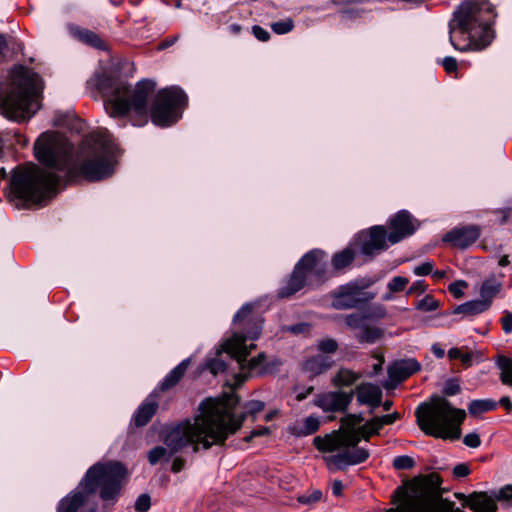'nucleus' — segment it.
<instances>
[{
  "mask_svg": "<svg viewBox=\"0 0 512 512\" xmlns=\"http://www.w3.org/2000/svg\"><path fill=\"white\" fill-rule=\"evenodd\" d=\"M238 403L239 398L234 393L205 399L193 421L185 419L172 427L165 435L164 443L173 450L192 444L194 452L224 445L228 437L242 427L247 413L255 415L264 409L262 401L251 400L245 405L246 411L237 414L235 408Z\"/></svg>",
  "mask_w": 512,
  "mask_h": 512,
  "instance_id": "nucleus-1",
  "label": "nucleus"
},
{
  "mask_svg": "<svg viewBox=\"0 0 512 512\" xmlns=\"http://www.w3.org/2000/svg\"><path fill=\"white\" fill-rule=\"evenodd\" d=\"M253 305L250 303L244 304L233 318V324L238 326V330L227 339L217 351L220 354L222 351L227 353L231 360L235 361L238 368L242 371L234 374V388L241 386L249 375L252 374H269L276 371L281 366V361L274 360L266 362L264 353H259L256 357L246 362L251 349L255 348L254 344L246 345V341L256 340L262 330V320L260 317L252 314Z\"/></svg>",
  "mask_w": 512,
  "mask_h": 512,
  "instance_id": "nucleus-2",
  "label": "nucleus"
},
{
  "mask_svg": "<svg viewBox=\"0 0 512 512\" xmlns=\"http://www.w3.org/2000/svg\"><path fill=\"white\" fill-rule=\"evenodd\" d=\"M496 14L488 0H475L462 3L449 21V42L460 52L481 51L494 39L491 26Z\"/></svg>",
  "mask_w": 512,
  "mask_h": 512,
  "instance_id": "nucleus-3",
  "label": "nucleus"
},
{
  "mask_svg": "<svg viewBox=\"0 0 512 512\" xmlns=\"http://www.w3.org/2000/svg\"><path fill=\"white\" fill-rule=\"evenodd\" d=\"M127 476L126 468L119 462L96 463L88 469L71 496L63 498L58 512H96L94 493L98 488L104 502L114 504Z\"/></svg>",
  "mask_w": 512,
  "mask_h": 512,
  "instance_id": "nucleus-4",
  "label": "nucleus"
},
{
  "mask_svg": "<svg viewBox=\"0 0 512 512\" xmlns=\"http://www.w3.org/2000/svg\"><path fill=\"white\" fill-rule=\"evenodd\" d=\"M97 85L106 96L104 107L111 117H123L133 113L130 120L133 126L140 127L147 123V101L155 89L153 81L141 80L131 90L126 81L105 75L98 79Z\"/></svg>",
  "mask_w": 512,
  "mask_h": 512,
  "instance_id": "nucleus-5",
  "label": "nucleus"
},
{
  "mask_svg": "<svg viewBox=\"0 0 512 512\" xmlns=\"http://www.w3.org/2000/svg\"><path fill=\"white\" fill-rule=\"evenodd\" d=\"M41 91L42 82L36 72L22 65L14 66L0 95V113L15 122L29 120L38 109Z\"/></svg>",
  "mask_w": 512,
  "mask_h": 512,
  "instance_id": "nucleus-6",
  "label": "nucleus"
},
{
  "mask_svg": "<svg viewBox=\"0 0 512 512\" xmlns=\"http://www.w3.org/2000/svg\"><path fill=\"white\" fill-rule=\"evenodd\" d=\"M117 146L108 131H100L85 138L81 163L68 169V176L82 175L86 180L99 181L114 173Z\"/></svg>",
  "mask_w": 512,
  "mask_h": 512,
  "instance_id": "nucleus-7",
  "label": "nucleus"
},
{
  "mask_svg": "<svg viewBox=\"0 0 512 512\" xmlns=\"http://www.w3.org/2000/svg\"><path fill=\"white\" fill-rule=\"evenodd\" d=\"M415 416L417 425L426 435L456 440L461 436L460 425L466 412L453 407L444 397L432 396L430 403H421L417 407Z\"/></svg>",
  "mask_w": 512,
  "mask_h": 512,
  "instance_id": "nucleus-8",
  "label": "nucleus"
},
{
  "mask_svg": "<svg viewBox=\"0 0 512 512\" xmlns=\"http://www.w3.org/2000/svg\"><path fill=\"white\" fill-rule=\"evenodd\" d=\"M10 183L18 198L39 204L57 193L60 176L27 163L13 170Z\"/></svg>",
  "mask_w": 512,
  "mask_h": 512,
  "instance_id": "nucleus-9",
  "label": "nucleus"
},
{
  "mask_svg": "<svg viewBox=\"0 0 512 512\" xmlns=\"http://www.w3.org/2000/svg\"><path fill=\"white\" fill-rule=\"evenodd\" d=\"M328 279L327 259L324 251L313 249L307 252L295 265L286 285L278 291L280 298L293 295L305 285L318 286Z\"/></svg>",
  "mask_w": 512,
  "mask_h": 512,
  "instance_id": "nucleus-10",
  "label": "nucleus"
},
{
  "mask_svg": "<svg viewBox=\"0 0 512 512\" xmlns=\"http://www.w3.org/2000/svg\"><path fill=\"white\" fill-rule=\"evenodd\" d=\"M72 148L71 143L63 135L44 132L34 144V155L45 166L64 171L69 166Z\"/></svg>",
  "mask_w": 512,
  "mask_h": 512,
  "instance_id": "nucleus-11",
  "label": "nucleus"
},
{
  "mask_svg": "<svg viewBox=\"0 0 512 512\" xmlns=\"http://www.w3.org/2000/svg\"><path fill=\"white\" fill-rule=\"evenodd\" d=\"M186 102L187 96L179 87L160 90L150 109L151 121L159 127L173 125L181 118Z\"/></svg>",
  "mask_w": 512,
  "mask_h": 512,
  "instance_id": "nucleus-12",
  "label": "nucleus"
},
{
  "mask_svg": "<svg viewBox=\"0 0 512 512\" xmlns=\"http://www.w3.org/2000/svg\"><path fill=\"white\" fill-rule=\"evenodd\" d=\"M374 282L370 277H363L341 285L331 294L332 307L337 310H348L374 299L375 293L365 292Z\"/></svg>",
  "mask_w": 512,
  "mask_h": 512,
  "instance_id": "nucleus-13",
  "label": "nucleus"
},
{
  "mask_svg": "<svg viewBox=\"0 0 512 512\" xmlns=\"http://www.w3.org/2000/svg\"><path fill=\"white\" fill-rule=\"evenodd\" d=\"M363 437L362 432L359 430H346L343 432H334L326 435L325 437L317 436L314 438L313 443L315 447L322 452L339 451L342 448H358L357 445Z\"/></svg>",
  "mask_w": 512,
  "mask_h": 512,
  "instance_id": "nucleus-14",
  "label": "nucleus"
},
{
  "mask_svg": "<svg viewBox=\"0 0 512 512\" xmlns=\"http://www.w3.org/2000/svg\"><path fill=\"white\" fill-rule=\"evenodd\" d=\"M354 397V391L337 390L320 393L315 396L313 404L323 412H346Z\"/></svg>",
  "mask_w": 512,
  "mask_h": 512,
  "instance_id": "nucleus-15",
  "label": "nucleus"
},
{
  "mask_svg": "<svg viewBox=\"0 0 512 512\" xmlns=\"http://www.w3.org/2000/svg\"><path fill=\"white\" fill-rule=\"evenodd\" d=\"M360 251L363 255L373 256L388 248V234L384 226H373L369 231L358 235Z\"/></svg>",
  "mask_w": 512,
  "mask_h": 512,
  "instance_id": "nucleus-16",
  "label": "nucleus"
},
{
  "mask_svg": "<svg viewBox=\"0 0 512 512\" xmlns=\"http://www.w3.org/2000/svg\"><path fill=\"white\" fill-rule=\"evenodd\" d=\"M388 242L396 244L411 236L417 229L415 220L407 210H401L389 220Z\"/></svg>",
  "mask_w": 512,
  "mask_h": 512,
  "instance_id": "nucleus-17",
  "label": "nucleus"
},
{
  "mask_svg": "<svg viewBox=\"0 0 512 512\" xmlns=\"http://www.w3.org/2000/svg\"><path fill=\"white\" fill-rule=\"evenodd\" d=\"M340 450L336 454L324 457L329 468L334 466L338 470H344L349 466L361 464L369 458V451L365 448H342Z\"/></svg>",
  "mask_w": 512,
  "mask_h": 512,
  "instance_id": "nucleus-18",
  "label": "nucleus"
},
{
  "mask_svg": "<svg viewBox=\"0 0 512 512\" xmlns=\"http://www.w3.org/2000/svg\"><path fill=\"white\" fill-rule=\"evenodd\" d=\"M459 499H464L466 505L475 512H496L497 505L495 503L496 498L492 492H473L468 497L464 494L458 496Z\"/></svg>",
  "mask_w": 512,
  "mask_h": 512,
  "instance_id": "nucleus-19",
  "label": "nucleus"
},
{
  "mask_svg": "<svg viewBox=\"0 0 512 512\" xmlns=\"http://www.w3.org/2000/svg\"><path fill=\"white\" fill-rule=\"evenodd\" d=\"M479 238V230L475 226L456 228L448 232L444 242L451 243L455 247L466 248Z\"/></svg>",
  "mask_w": 512,
  "mask_h": 512,
  "instance_id": "nucleus-20",
  "label": "nucleus"
},
{
  "mask_svg": "<svg viewBox=\"0 0 512 512\" xmlns=\"http://www.w3.org/2000/svg\"><path fill=\"white\" fill-rule=\"evenodd\" d=\"M420 368V363L414 358L401 359L389 366L388 375L391 380L402 382L419 371Z\"/></svg>",
  "mask_w": 512,
  "mask_h": 512,
  "instance_id": "nucleus-21",
  "label": "nucleus"
},
{
  "mask_svg": "<svg viewBox=\"0 0 512 512\" xmlns=\"http://www.w3.org/2000/svg\"><path fill=\"white\" fill-rule=\"evenodd\" d=\"M382 395L381 388L372 383H362L356 387L357 402L360 405H369L370 413L381 405Z\"/></svg>",
  "mask_w": 512,
  "mask_h": 512,
  "instance_id": "nucleus-22",
  "label": "nucleus"
},
{
  "mask_svg": "<svg viewBox=\"0 0 512 512\" xmlns=\"http://www.w3.org/2000/svg\"><path fill=\"white\" fill-rule=\"evenodd\" d=\"M330 356L317 354L308 358L303 364V370L311 377H316L327 371L333 364Z\"/></svg>",
  "mask_w": 512,
  "mask_h": 512,
  "instance_id": "nucleus-23",
  "label": "nucleus"
},
{
  "mask_svg": "<svg viewBox=\"0 0 512 512\" xmlns=\"http://www.w3.org/2000/svg\"><path fill=\"white\" fill-rule=\"evenodd\" d=\"M158 403L154 393L149 395L145 401L138 407L134 415L135 425L138 427L145 426L156 413Z\"/></svg>",
  "mask_w": 512,
  "mask_h": 512,
  "instance_id": "nucleus-24",
  "label": "nucleus"
},
{
  "mask_svg": "<svg viewBox=\"0 0 512 512\" xmlns=\"http://www.w3.org/2000/svg\"><path fill=\"white\" fill-rule=\"evenodd\" d=\"M68 31L72 37L75 39L90 45L92 47H95L97 49H104L105 43L102 41V39L93 31H90L85 28H81L74 24L68 25Z\"/></svg>",
  "mask_w": 512,
  "mask_h": 512,
  "instance_id": "nucleus-25",
  "label": "nucleus"
},
{
  "mask_svg": "<svg viewBox=\"0 0 512 512\" xmlns=\"http://www.w3.org/2000/svg\"><path fill=\"white\" fill-rule=\"evenodd\" d=\"M320 427V419L318 416L310 415L306 417L302 422L295 423L290 431L297 437H303L312 435L318 431Z\"/></svg>",
  "mask_w": 512,
  "mask_h": 512,
  "instance_id": "nucleus-26",
  "label": "nucleus"
},
{
  "mask_svg": "<svg viewBox=\"0 0 512 512\" xmlns=\"http://www.w3.org/2000/svg\"><path fill=\"white\" fill-rule=\"evenodd\" d=\"M190 360L184 359L181 361L176 367H174L168 375L161 381L159 384V389L161 391H166L169 388L175 386L180 379L183 377L184 373L186 372L188 366H189Z\"/></svg>",
  "mask_w": 512,
  "mask_h": 512,
  "instance_id": "nucleus-27",
  "label": "nucleus"
},
{
  "mask_svg": "<svg viewBox=\"0 0 512 512\" xmlns=\"http://www.w3.org/2000/svg\"><path fill=\"white\" fill-rule=\"evenodd\" d=\"M488 308L489 303L487 301L472 300L458 305L453 310V313L474 316L486 311Z\"/></svg>",
  "mask_w": 512,
  "mask_h": 512,
  "instance_id": "nucleus-28",
  "label": "nucleus"
},
{
  "mask_svg": "<svg viewBox=\"0 0 512 512\" xmlns=\"http://www.w3.org/2000/svg\"><path fill=\"white\" fill-rule=\"evenodd\" d=\"M361 377L360 373H356L348 368H341L333 376L331 382L335 387H348L356 383Z\"/></svg>",
  "mask_w": 512,
  "mask_h": 512,
  "instance_id": "nucleus-29",
  "label": "nucleus"
},
{
  "mask_svg": "<svg viewBox=\"0 0 512 512\" xmlns=\"http://www.w3.org/2000/svg\"><path fill=\"white\" fill-rule=\"evenodd\" d=\"M354 258V251L350 247H347L342 251L334 254L331 261L332 267L335 271H341L348 267L353 262Z\"/></svg>",
  "mask_w": 512,
  "mask_h": 512,
  "instance_id": "nucleus-30",
  "label": "nucleus"
},
{
  "mask_svg": "<svg viewBox=\"0 0 512 512\" xmlns=\"http://www.w3.org/2000/svg\"><path fill=\"white\" fill-rule=\"evenodd\" d=\"M497 402L492 399L472 400L468 405V412L472 416H480L483 413L496 409Z\"/></svg>",
  "mask_w": 512,
  "mask_h": 512,
  "instance_id": "nucleus-31",
  "label": "nucleus"
},
{
  "mask_svg": "<svg viewBox=\"0 0 512 512\" xmlns=\"http://www.w3.org/2000/svg\"><path fill=\"white\" fill-rule=\"evenodd\" d=\"M501 290V284L495 279H489L482 283L480 288L481 301H487L491 304L492 298Z\"/></svg>",
  "mask_w": 512,
  "mask_h": 512,
  "instance_id": "nucleus-32",
  "label": "nucleus"
},
{
  "mask_svg": "<svg viewBox=\"0 0 512 512\" xmlns=\"http://www.w3.org/2000/svg\"><path fill=\"white\" fill-rule=\"evenodd\" d=\"M382 333L381 329L366 324L356 333L355 337L360 343H375L382 336Z\"/></svg>",
  "mask_w": 512,
  "mask_h": 512,
  "instance_id": "nucleus-33",
  "label": "nucleus"
},
{
  "mask_svg": "<svg viewBox=\"0 0 512 512\" xmlns=\"http://www.w3.org/2000/svg\"><path fill=\"white\" fill-rule=\"evenodd\" d=\"M166 446L169 448L170 453L168 454V451L163 446H156L152 448L148 452V461L151 465H156L160 460L165 459L168 460L174 453L178 452V450H173L170 446L166 444ZM182 448H180L181 450Z\"/></svg>",
  "mask_w": 512,
  "mask_h": 512,
  "instance_id": "nucleus-34",
  "label": "nucleus"
},
{
  "mask_svg": "<svg viewBox=\"0 0 512 512\" xmlns=\"http://www.w3.org/2000/svg\"><path fill=\"white\" fill-rule=\"evenodd\" d=\"M382 427H384V424L381 422V418L379 416L367 421L363 426L360 427V431L362 432L363 438L368 440L371 435L378 434Z\"/></svg>",
  "mask_w": 512,
  "mask_h": 512,
  "instance_id": "nucleus-35",
  "label": "nucleus"
},
{
  "mask_svg": "<svg viewBox=\"0 0 512 512\" xmlns=\"http://www.w3.org/2000/svg\"><path fill=\"white\" fill-rule=\"evenodd\" d=\"M344 320L349 328L360 331L366 325L367 319L364 313H351Z\"/></svg>",
  "mask_w": 512,
  "mask_h": 512,
  "instance_id": "nucleus-36",
  "label": "nucleus"
},
{
  "mask_svg": "<svg viewBox=\"0 0 512 512\" xmlns=\"http://www.w3.org/2000/svg\"><path fill=\"white\" fill-rule=\"evenodd\" d=\"M492 494L497 501L507 505L512 506V485L508 484L499 490H493Z\"/></svg>",
  "mask_w": 512,
  "mask_h": 512,
  "instance_id": "nucleus-37",
  "label": "nucleus"
},
{
  "mask_svg": "<svg viewBox=\"0 0 512 512\" xmlns=\"http://www.w3.org/2000/svg\"><path fill=\"white\" fill-rule=\"evenodd\" d=\"M293 28H294V22L291 18L273 22L271 24L272 31L278 35L287 34L290 31H292Z\"/></svg>",
  "mask_w": 512,
  "mask_h": 512,
  "instance_id": "nucleus-38",
  "label": "nucleus"
},
{
  "mask_svg": "<svg viewBox=\"0 0 512 512\" xmlns=\"http://www.w3.org/2000/svg\"><path fill=\"white\" fill-rule=\"evenodd\" d=\"M415 466V461L411 456L401 455L393 460V467L396 470H410Z\"/></svg>",
  "mask_w": 512,
  "mask_h": 512,
  "instance_id": "nucleus-39",
  "label": "nucleus"
},
{
  "mask_svg": "<svg viewBox=\"0 0 512 512\" xmlns=\"http://www.w3.org/2000/svg\"><path fill=\"white\" fill-rule=\"evenodd\" d=\"M438 307H439V302L434 297H432L430 295H426L416 305V308L418 310H421V311H424V312L434 311Z\"/></svg>",
  "mask_w": 512,
  "mask_h": 512,
  "instance_id": "nucleus-40",
  "label": "nucleus"
},
{
  "mask_svg": "<svg viewBox=\"0 0 512 512\" xmlns=\"http://www.w3.org/2000/svg\"><path fill=\"white\" fill-rule=\"evenodd\" d=\"M317 348L322 353L333 354L338 349V343L332 338L321 339L318 341Z\"/></svg>",
  "mask_w": 512,
  "mask_h": 512,
  "instance_id": "nucleus-41",
  "label": "nucleus"
},
{
  "mask_svg": "<svg viewBox=\"0 0 512 512\" xmlns=\"http://www.w3.org/2000/svg\"><path fill=\"white\" fill-rule=\"evenodd\" d=\"M207 368L214 375L228 371L227 363L224 360L219 359V358L209 359L207 361Z\"/></svg>",
  "mask_w": 512,
  "mask_h": 512,
  "instance_id": "nucleus-42",
  "label": "nucleus"
},
{
  "mask_svg": "<svg viewBox=\"0 0 512 512\" xmlns=\"http://www.w3.org/2000/svg\"><path fill=\"white\" fill-rule=\"evenodd\" d=\"M363 421L362 414H346L341 418L342 426L346 427L347 430H354V427Z\"/></svg>",
  "mask_w": 512,
  "mask_h": 512,
  "instance_id": "nucleus-43",
  "label": "nucleus"
},
{
  "mask_svg": "<svg viewBox=\"0 0 512 512\" xmlns=\"http://www.w3.org/2000/svg\"><path fill=\"white\" fill-rule=\"evenodd\" d=\"M409 283V280L405 277L396 276L391 279L388 283V289L391 293H397L404 290L406 285Z\"/></svg>",
  "mask_w": 512,
  "mask_h": 512,
  "instance_id": "nucleus-44",
  "label": "nucleus"
},
{
  "mask_svg": "<svg viewBox=\"0 0 512 512\" xmlns=\"http://www.w3.org/2000/svg\"><path fill=\"white\" fill-rule=\"evenodd\" d=\"M366 319H382L386 316V309L384 306L377 304L364 312Z\"/></svg>",
  "mask_w": 512,
  "mask_h": 512,
  "instance_id": "nucleus-45",
  "label": "nucleus"
},
{
  "mask_svg": "<svg viewBox=\"0 0 512 512\" xmlns=\"http://www.w3.org/2000/svg\"><path fill=\"white\" fill-rule=\"evenodd\" d=\"M461 390V387L458 383L457 379H449L445 382L443 387V394L446 396H454L458 394Z\"/></svg>",
  "mask_w": 512,
  "mask_h": 512,
  "instance_id": "nucleus-46",
  "label": "nucleus"
},
{
  "mask_svg": "<svg viewBox=\"0 0 512 512\" xmlns=\"http://www.w3.org/2000/svg\"><path fill=\"white\" fill-rule=\"evenodd\" d=\"M151 507V498L148 494H141L135 501L137 512H147Z\"/></svg>",
  "mask_w": 512,
  "mask_h": 512,
  "instance_id": "nucleus-47",
  "label": "nucleus"
},
{
  "mask_svg": "<svg viewBox=\"0 0 512 512\" xmlns=\"http://www.w3.org/2000/svg\"><path fill=\"white\" fill-rule=\"evenodd\" d=\"M322 498V492L320 490H314L309 494H303L298 497V502L301 504L310 505L318 502Z\"/></svg>",
  "mask_w": 512,
  "mask_h": 512,
  "instance_id": "nucleus-48",
  "label": "nucleus"
},
{
  "mask_svg": "<svg viewBox=\"0 0 512 512\" xmlns=\"http://www.w3.org/2000/svg\"><path fill=\"white\" fill-rule=\"evenodd\" d=\"M433 262L426 261L413 269V273L417 276H426L433 272Z\"/></svg>",
  "mask_w": 512,
  "mask_h": 512,
  "instance_id": "nucleus-49",
  "label": "nucleus"
},
{
  "mask_svg": "<svg viewBox=\"0 0 512 512\" xmlns=\"http://www.w3.org/2000/svg\"><path fill=\"white\" fill-rule=\"evenodd\" d=\"M467 284L460 280L453 282L449 285L448 290L453 294L455 298H460L463 295V288L466 287Z\"/></svg>",
  "mask_w": 512,
  "mask_h": 512,
  "instance_id": "nucleus-50",
  "label": "nucleus"
},
{
  "mask_svg": "<svg viewBox=\"0 0 512 512\" xmlns=\"http://www.w3.org/2000/svg\"><path fill=\"white\" fill-rule=\"evenodd\" d=\"M441 64L447 73H452L457 70V60L452 56H446L442 59Z\"/></svg>",
  "mask_w": 512,
  "mask_h": 512,
  "instance_id": "nucleus-51",
  "label": "nucleus"
},
{
  "mask_svg": "<svg viewBox=\"0 0 512 512\" xmlns=\"http://www.w3.org/2000/svg\"><path fill=\"white\" fill-rule=\"evenodd\" d=\"M463 443L471 448H477L481 444L480 437L477 433H469L463 438Z\"/></svg>",
  "mask_w": 512,
  "mask_h": 512,
  "instance_id": "nucleus-52",
  "label": "nucleus"
},
{
  "mask_svg": "<svg viewBox=\"0 0 512 512\" xmlns=\"http://www.w3.org/2000/svg\"><path fill=\"white\" fill-rule=\"evenodd\" d=\"M252 33L259 41L266 42L270 38V34L267 30L262 28L261 26L254 25L252 27Z\"/></svg>",
  "mask_w": 512,
  "mask_h": 512,
  "instance_id": "nucleus-53",
  "label": "nucleus"
},
{
  "mask_svg": "<svg viewBox=\"0 0 512 512\" xmlns=\"http://www.w3.org/2000/svg\"><path fill=\"white\" fill-rule=\"evenodd\" d=\"M470 474V468L466 463L457 464L453 468V475L456 478L466 477Z\"/></svg>",
  "mask_w": 512,
  "mask_h": 512,
  "instance_id": "nucleus-54",
  "label": "nucleus"
},
{
  "mask_svg": "<svg viewBox=\"0 0 512 512\" xmlns=\"http://www.w3.org/2000/svg\"><path fill=\"white\" fill-rule=\"evenodd\" d=\"M497 366L501 373H505L512 368V360L505 356H500L497 360Z\"/></svg>",
  "mask_w": 512,
  "mask_h": 512,
  "instance_id": "nucleus-55",
  "label": "nucleus"
},
{
  "mask_svg": "<svg viewBox=\"0 0 512 512\" xmlns=\"http://www.w3.org/2000/svg\"><path fill=\"white\" fill-rule=\"evenodd\" d=\"M426 290V285L423 280L415 281L409 288L408 294L423 293Z\"/></svg>",
  "mask_w": 512,
  "mask_h": 512,
  "instance_id": "nucleus-56",
  "label": "nucleus"
},
{
  "mask_svg": "<svg viewBox=\"0 0 512 512\" xmlns=\"http://www.w3.org/2000/svg\"><path fill=\"white\" fill-rule=\"evenodd\" d=\"M502 329L506 334L512 332V313H507L502 319Z\"/></svg>",
  "mask_w": 512,
  "mask_h": 512,
  "instance_id": "nucleus-57",
  "label": "nucleus"
},
{
  "mask_svg": "<svg viewBox=\"0 0 512 512\" xmlns=\"http://www.w3.org/2000/svg\"><path fill=\"white\" fill-rule=\"evenodd\" d=\"M380 418H381V422L384 424V426L391 425L396 420H398L400 418V414L395 411L391 414H386V415L380 416Z\"/></svg>",
  "mask_w": 512,
  "mask_h": 512,
  "instance_id": "nucleus-58",
  "label": "nucleus"
},
{
  "mask_svg": "<svg viewBox=\"0 0 512 512\" xmlns=\"http://www.w3.org/2000/svg\"><path fill=\"white\" fill-rule=\"evenodd\" d=\"M270 433V430L269 428L267 427H264V428H261V429H256V430H253L251 432V435L246 437L245 440L246 441H249L250 439L254 438V437H258V436H263V435H267Z\"/></svg>",
  "mask_w": 512,
  "mask_h": 512,
  "instance_id": "nucleus-59",
  "label": "nucleus"
},
{
  "mask_svg": "<svg viewBox=\"0 0 512 512\" xmlns=\"http://www.w3.org/2000/svg\"><path fill=\"white\" fill-rule=\"evenodd\" d=\"M343 491V483L340 480H335L332 484V493L335 496H340Z\"/></svg>",
  "mask_w": 512,
  "mask_h": 512,
  "instance_id": "nucleus-60",
  "label": "nucleus"
},
{
  "mask_svg": "<svg viewBox=\"0 0 512 512\" xmlns=\"http://www.w3.org/2000/svg\"><path fill=\"white\" fill-rule=\"evenodd\" d=\"M183 467H184V460L181 458H176V459H174V461L172 463L171 470L174 473H178L183 469Z\"/></svg>",
  "mask_w": 512,
  "mask_h": 512,
  "instance_id": "nucleus-61",
  "label": "nucleus"
},
{
  "mask_svg": "<svg viewBox=\"0 0 512 512\" xmlns=\"http://www.w3.org/2000/svg\"><path fill=\"white\" fill-rule=\"evenodd\" d=\"M500 379L503 384L512 386V368L505 373H501Z\"/></svg>",
  "mask_w": 512,
  "mask_h": 512,
  "instance_id": "nucleus-62",
  "label": "nucleus"
},
{
  "mask_svg": "<svg viewBox=\"0 0 512 512\" xmlns=\"http://www.w3.org/2000/svg\"><path fill=\"white\" fill-rule=\"evenodd\" d=\"M313 390H314V388L312 386H310V387L306 388L305 390L298 392L296 395L297 401H303L304 399H306L308 397V395H310L313 392Z\"/></svg>",
  "mask_w": 512,
  "mask_h": 512,
  "instance_id": "nucleus-63",
  "label": "nucleus"
},
{
  "mask_svg": "<svg viewBox=\"0 0 512 512\" xmlns=\"http://www.w3.org/2000/svg\"><path fill=\"white\" fill-rule=\"evenodd\" d=\"M432 352L433 354L438 358V359H441L444 357L445 355V351L443 348H441V346L439 344H433L432 345Z\"/></svg>",
  "mask_w": 512,
  "mask_h": 512,
  "instance_id": "nucleus-64",
  "label": "nucleus"
}]
</instances>
